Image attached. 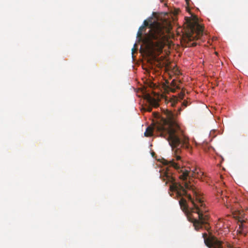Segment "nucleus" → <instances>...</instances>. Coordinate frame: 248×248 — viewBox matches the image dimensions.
<instances>
[{"label":"nucleus","instance_id":"1","mask_svg":"<svg viewBox=\"0 0 248 248\" xmlns=\"http://www.w3.org/2000/svg\"><path fill=\"white\" fill-rule=\"evenodd\" d=\"M165 114L166 119L162 118L153 127H147L144 134L145 137H151L155 131L157 136L169 141L174 152V158L170 160H165L163 163L177 170L182 182H175L172 173L168 170L160 171V177L165 182L166 185L171 183L170 191L176 192V196L180 198L179 203L181 208L186 215L188 220L193 223L195 229H210L209 216L206 213L205 205L191 182V177L203 181L204 173L199 169L196 168L191 171L189 168L182 166V160L179 155L182 149L191 152L192 147L189 138L175 120V114L169 110H166Z\"/></svg>","mask_w":248,"mask_h":248},{"label":"nucleus","instance_id":"2","mask_svg":"<svg viewBox=\"0 0 248 248\" xmlns=\"http://www.w3.org/2000/svg\"><path fill=\"white\" fill-rule=\"evenodd\" d=\"M148 22L145 20L144 25L140 26L137 32V38L142 41L147 52L149 55H159L163 50L166 39L165 28L160 23L154 22L150 25V30L142 37V31Z\"/></svg>","mask_w":248,"mask_h":248},{"label":"nucleus","instance_id":"3","mask_svg":"<svg viewBox=\"0 0 248 248\" xmlns=\"http://www.w3.org/2000/svg\"><path fill=\"white\" fill-rule=\"evenodd\" d=\"M188 26L187 31L183 35V42L186 47L195 46L197 44L195 41L203 34V28L198 23L191 21L188 23Z\"/></svg>","mask_w":248,"mask_h":248},{"label":"nucleus","instance_id":"4","mask_svg":"<svg viewBox=\"0 0 248 248\" xmlns=\"http://www.w3.org/2000/svg\"><path fill=\"white\" fill-rule=\"evenodd\" d=\"M143 98L149 104V106L143 108L145 111L150 112L152 111V107L157 108L159 107V100L152 97L149 93L144 94Z\"/></svg>","mask_w":248,"mask_h":248},{"label":"nucleus","instance_id":"5","mask_svg":"<svg viewBox=\"0 0 248 248\" xmlns=\"http://www.w3.org/2000/svg\"><path fill=\"white\" fill-rule=\"evenodd\" d=\"M217 198H221L224 204H225V202H227V200L229 197L226 195V192L221 191L220 193H219L217 195Z\"/></svg>","mask_w":248,"mask_h":248},{"label":"nucleus","instance_id":"6","mask_svg":"<svg viewBox=\"0 0 248 248\" xmlns=\"http://www.w3.org/2000/svg\"><path fill=\"white\" fill-rule=\"evenodd\" d=\"M178 101V98L176 96H173L170 99L169 103H170V105L172 107H174L175 104L177 103Z\"/></svg>","mask_w":248,"mask_h":248},{"label":"nucleus","instance_id":"7","mask_svg":"<svg viewBox=\"0 0 248 248\" xmlns=\"http://www.w3.org/2000/svg\"><path fill=\"white\" fill-rule=\"evenodd\" d=\"M170 86L172 87L170 89V91L173 93L175 92L176 89H175V87H176V88H179V87L178 86V85H176V83L174 80H173L171 81L170 83Z\"/></svg>","mask_w":248,"mask_h":248},{"label":"nucleus","instance_id":"8","mask_svg":"<svg viewBox=\"0 0 248 248\" xmlns=\"http://www.w3.org/2000/svg\"><path fill=\"white\" fill-rule=\"evenodd\" d=\"M188 104V102H187V101L185 100V101L183 102V103H182V106H184V107H187V106Z\"/></svg>","mask_w":248,"mask_h":248},{"label":"nucleus","instance_id":"9","mask_svg":"<svg viewBox=\"0 0 248 248\" xmlns=\"http://www.w3.org/2000/svg\"><path fill=\"white\" fill-rule=\"evenodd\" d=\"M184 96H185V93H182L181 92L180 94H179V98L181 99H183L184 97Z\"/></svg>","mask_w":248,"mask_h":248},{"label":"nucleus","instance_id":"10","mask_svg":"<svg viewBox=\"0 0 248 248\" xmlns=\"http://www.w3.org/2000/svg\"><path fill=\"white\" fill-rule=\"evenodd\" d=\"M154 115L155 118H158L159 117V114L158 113H154Z\"/></svg>","mask_w":248,"mask_h":248},{"label":"nucleus","instance_id":"11","mask_svg":"<svg viewBox=\"0 0 248 248\" xmlns=\"http://www.w3.org/2000/svg\"><path fill=\"white\" fill-rule=\"evenodd\" d=\"M243 231H240L239 232V233H243L244 232H243Z\"/></svg>","mask_w":248,"mask_h":248},{"label":"nucleus","instance_id":"12","mask_svg":"<svg viewBox=\"0 0 248 248\" xmlns=\"http://www.w3.org/2000/svg\"><path fill=\"white\" fill-rule=\"evenodd\" d=\"M241 227H243V224H241V226H240V228H241Z\"/></svg>","mask_w":248,"mask_h":248},{"label":"nucleus","instance_id":"13","mask_svg":"<svg viewBox=\"0 0 248 248\" xmlns=\"http://www.w3.org/2000/svg\"><path fill=\"white\" fill-rule=\"evenodd\" d=\"M225 206L227 207V208H229V206L227 204H226Z\"/></svg>","mask_w":248,"mask_h":248},{"label":"nucleus","instance_id":"14","mask_svg":"<svg viewBox=\"0 0 248 248\" xmlns=\"http://www.w3.org/2000/svg\"><path fill=\"white\" fill-rule=\"evenodd\" d=\"M178 110L179 111V112H180V111L181 110V108H179Z\"/></svg>","mask_w":248,"mask_h":248},{"label":"nucleus","instance_id":"15","mask_svg":"<svg viewBox=\"0 0 248 248\" xmlns=\"http://www.w3.org/2000/svg\"><path fill=\"white\" fill-rule=\"evenodd\" d=\"M135 50V48H132V51L134 52V51Z\"/></svg>","mask_w":248,"mask_h":248}]
</instances>
